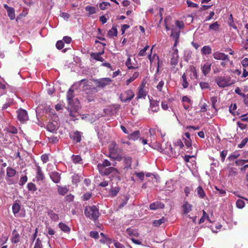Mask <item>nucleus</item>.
I'll list each match as a JSON object with an SVG mask.
<instances>
[{
  "label": "nucleus",
  "instance_id": "f257e3e1",
  "mask_svg": "<svg viewBox=\"0 0 248 248\" xmlns=\"http://www.w3.org/2000/svg\"><path fill=\"white\" fill-rule=\"evenodd\" d=\"M110 162L107 159H105L102 163L97 165V169L100 174L102 175L108 176L111 173H118V170L113 167H110Z\"/></svg>",
  "mask_w": 248,
  "mask_h": 248
},
{
  "label": "nucleus",
  "instance_id": "f03ea898",
  "mask_svg": "<svg viewBox=\"0 0 248 248\" xmlns=\"http://www.w3.org/2000/svg\"><path fill=\"white\" fill-rule=\"evenodd\" d=\"M84 214L87 217L94 220L97 219L99 216V210L94 205L86 207Z\"/></svg>",
  "mask_w": 248,
  "mask_h": 248
},
{
  "label": "nucleus",
  "instance_id": "7ed1b4c3",
  "mask_svg": "<svg viewBox=\"0 0 248 248\" xmlns=\"http://www.w3.org/2000/svg\"><path fill=\"white\" fill-rule=\"evenodd\" d=\"M215 82L220 88L228 87L234 83V81L231 80V78L229 76H218L215 79Z\"/></svg>",
  "mask_w": 248,
  "mask_h": 248
},
{
  "label": "nucleus",
  "instance_id": "20e7f679",
  "mask_svg": "<svg viewBox=\"0 0 248 248\" xmlns=\"http://www.w3.org/2000/svg\"><path fill=\"white\" fill-rule=\"evenodd\" d=\"M135 94L132 90L129 89L125 91L120 95V98L124 102H129L134 97Z\"/></svg>",
  "mask_w": 248,
  "mask_h": 248
},
{
  "label": "nucleus",
  "instance_id": "39448f33",
  "mask_svg": "<svg viewBox=\"0 0 248 248\" xmlns=\"http://www.w3.org/2000/svg\"><path fill=\"white\" fill-rule=\"evenodd\" d=\"M16 113L17 119L21 123H24L29 120L28 113L26 110L19 108L16 110Z\"/></svg>",
  "mask_w": 248,
  "mask_h": 248
},
{
  "label": "nucleus",
  "instance_id": "423d86ee",
  "mask_svg": "<svg viewBox=\"0 0 248 248\" xmlns=\"http://www.w3.org/2000/svg\"><path fill=\"white\" fill-rule=\"evenodd\" d=\"M96 87L104 88V87L110 84L111 80L110 78H105L99 79L94 80Z\"/></svg>",
  "mask_w": 248,
  "mask_h": 248
},
{
  "label": "nucleus",
  "instance_id": "0eeeda50",
  "mask_svg": "<svg viewBox=\"0 0 248 248\" xmlns=\"http://www.w3.org/2000/svg\"><path fill=\"white\" fill-rule=\"evenodd\" d=\"M89 83V81L86 79H83L80 81V85H82V88L84 90H91L92 92H97L96 87H92Z\"/></svg>",
  "mask_w": 248,
  "mask_h": 248
},
{
  "label": "nucleus",
  "instance_id": "6e6552de",
  "mask_svg": "<svg viewBox=\"0 0 248 248\" xmlns=\"http://www.w3.org/2000/svg\"><path fill=\"white\" fill-rule=\"evenodd\" d=\"M170 64L171 65L176 66L178 62V50L177 48L173 49V52L171 53Z\"/></svg>",
  "mask_w": 248,
  "mask_h": 248
},
{
  "label": "nucleus",
  "instance_id": "1a4fd4ad",
  "mask_svg": "<svg viewBox=\"0 0 248 248\" xmlns=\"http://www.w3.org/2000/svg\"><path fill=\"white\" fill-rule=\"evenodd\" d=\"M49 177L52 181L56 183H59L61 179V174L57 171H52L49 174Z\"/></svg>",
  "mask_w": 248,
  "mask_h": 248
},
{
  "label": "nucleus",
  "instance_id": "9d476101",
  "mask_svg": "<svg viewBox=\"0 0 248 248\" xmlns=\"http://www.w3.org/2000/svg\"><path fill=\"white\" fill-rule=\"evenodd\" d=\"M180 30L177 29H172L171 30V37L173 38V39L175 40V43L174 44V46H176L178 42V39L179 38L180 36Z\"/></svg>",
  "mask_w": 248,
  "mask_h": 248
},
{
  "label": "nucleus",
  "instance_id": "9b49d317",
  "mask_svg": "<svg viewBox=\"0 0 248 248\" xmlns=\"http://www.w3.org/2000/svg\"><path fill=\"white\" fill-rule=\"evenodd\" d=\"M124 169L127 170L128 169H131L132 158L130 156L124 157Z\"/></svg>",
  "mask_w": 248,
  "mask_h": 248
},
{
  "label": "nucleus",
  "instance_id": "f8f14e48",
  "mask_svg": "<svg viewBox=\"0 0 248 248\" xmlns=\"http://www.w3.org/2000/svg\"><path fill=\"white\" fill-rule=\"evenodd\" d=\"M164 204L160 202H155L151 203L149 206L151 210H155L158 209H163L164 208Z\"/></svg>",
  "mask_w": 248,
  "mask_h": 248
},
{
  "label": "nucleus",
  "instance_id": "ddd939ff",
  "mask_svg": "<svg viewBox=\"0 0 248 248\" xmlns=\"http://www.w3.org/2000/svg\"><path fill=\"white\" fill-rule=\"evenodd\" d=\"M213 57L215 59L218 60H228V55L225 54L220 52L219 51L216 52L213 54Z\"/></svg>",
  "mask_w": 248,
  "mask_h": 248
},
{
  "label": "nucleus",
  "instance_id": "4468645a",
  "mask_svg": "<svg viewBox=\"0 0 248 248\" xmlns=\"http://www.w3.org/2000/svg\"><path fill=\"white\" fill-rule=\"evenodd\" d=\"M36 178L37 181H43L45 178V175L43 172L42 169L39 166L37 167Z\"/></svg>",
  "mask_w": 248,
  "mask_h": 248
},
{
  "label": "nucleus",
  "instance_id": "2eb2a0df",
  "mask_svg": "<svg viewBox=\"0 0 248 248\" xmlns=\"http://www.w3.org/2000/svg\"><path fill=\"white\" fill-rule=\"evenodd\" d=\"M46 128L48 131L54 132L58 128V124L56 121L50 122L48 123Z\"/></svg>",
  "mask_w": 248,
  "mask_h": 248
},
{
  "label": "nucleus",
  "instance_id": "dca6fc26",
  "mask_svg": "<svg viewBox=\"0 0 248 248\" xmlns=\"http://www.w3.org/2000/svg\"><path fill=\"white\" fill-rule=\"evenodd\" d=\"M150 109L153 112H157L160 109L159 102L155 100L151 101Z\"/></svg>",
  "mask_w": 248,
  "mask_h": 248
},
{
  "label": "nucleus",
  "instance_id": "f3484780",
  "mask_svg": "<svg viewBox=\"0 0 248 248\" xmlns=\"http://www.w3.org/2000/svg\"><path fill=\"white\" fill-rule=\"evenodd\" d=\"M144 86L142 84L139 87V91L138 93L137 99L143 98H144L147 95L146 92L144 90Z\"/></svg>",
  "mask_w": 248,
  "mask_h": 248
},
{
  "label": "nucleus",
  "instance_id": "a211bd4d",
  "mask_svg": "<svg viewBox=\"0 0 248 248\" xmlns=\"http://www.w3.org/2000/svg\"><path fill=\"white\" fill-rule=\"evenodd\" d=\"M109 153L116 155L118 153L117 145L116 142L113 141L108 147Z\"/></svg>",
  "mask_w": 248,
  "mask_h": 248
},
{
  "label": "nucleus",
  "instance_id": "6ab92c4d",
  "mask_svg": "<svg viewBox=\"0 0 248 248\" xmlns=\"http://www.w3.org/2000/svg\"><path fill=\"white\" fill-rule=\"evenodd\" d=\"M211 65V63L206 62L202 67V72L204 76H207L210 72Z\"/></svg>",
  "mask_w": 248,
  "mask_h": 248
},
{
  "label": "nucleus",
  "instance_id": "aec40b11",
  "mask_svg": "<svg viewBox=\"0 0 248 248\" xmlns=\"http://www.w3.org/2000/svg\"><path fill=\"white\" fill-rule=\"evenodd\" d=\"M4 7L6 9L7 14L11 20H13L15 18V10L13 8L9 7L7 5L5 4Z\"/></svg>",
  "mask_w": 248,
  "mask_h": 248
},
{
  "label": "nucleus",
  "instance_id": "412c9836",
  "mask_svg": "<svg viewBox=\"0 0 248 248\" xmlns=\"http://www.w3.org/2000/svg\"><path fill=\"white\" fill-rule=\"evenodd\" d=\"M81 134L80 132L77 131L74 132L70 137L73 140L79 142L81 140Z\"/></svg>",
  "mask_w": 248,
  "mask_h": 248
},
{
  "label": "nucleus",
  "instance_id": "4be33fe9",
  "mask_svg": "<svg viewBox=\"0 0 248 248\" xmlns=\"http://www.w3.org/2000/svg\"><path fill=\"white\" fill-rule=\"evenodd\" d=\"M140 136V132L139 130L135 131L133 132L132 133L129 134L128 136V138L130 140H136Z\"/></svg>",
  "mask_w": 248,
  "mask_h": 248
},
{
  "label": "nucleus",
  "instance_id": "5701e85b",
  "mask_svg": "<svg viewBox=\"0 0 248 248\" xmlns=\"http://www.w3.org/2000/svg\"><path fill=\"white\" fill-rule=\"evenodd\" d=\"M11 241L13 244H16L20 241V235L17 232H16V230H14L13 232Z\"/></svg>",
  "mask_w": 248,
  "mask_h": 248
},
{
  "label": "nucleus",
  "instance_id": "b1692460",
  "mask_svg": "<svg viewBox=\"0 0 248 248\" xmlns=\"http://www.w3.org/2000/svg\"><path fill=\"white\" fill-rule=\"evenodd\" d=\"M16 173V171L10 167H8L6 168V176L8 177L11 178L14 177Z\"/></svg>",
  "mask_w": 248,
  "mask_h": 248
},
{
  "label": "nucleus",
  "instance_id": "393cba45",
  "mask_svg": "<svg viewBox=\"0 0 248 248\" xmlns=\"http://www.w3.org/2000/svg\"><path fill=\"white\" fill-rule=\"evenodd\" d=\"M182 207L184 214H187L191 211L192 206L191 204H189L187 202H186L183 205Z\"/></svg>",
  "mask_w": 248,
  "mask_h": 248
},
{
  "label": "nucleus",
  "instance_id": "a878e982",
  "mask_svg": "<svg viewBox=\"0 0 248 248\" xmlns=\"http://www.w3.org/2000/svg\"><path fill=\"white\" fill-rule=\"evenodd\" d=\"M21 208L20 205L17 202H15L12 206V211L15 217L18 216L17 214L18 213Z\"/></svg>",
  "mask_w": 248,
  "mask_h": 248
},
{
  "label": "nucleus",
  "instance_id": "bb28decb",
  "mask_svg": "<svg viewBox=\"0 0 248 248\" xmlns=\"http://www.w3.org/2000/svg\"><path fill=\"white\" fill-rule=\"evenodd\" d=\"M60 229L64 232L69 233L71 231V229L65 223L62 222L59 223L58 225Z\"/></svg>",
  "mask_w": 248,
  "mask_h": 248
},
{
  "label": "nucleus",
  "instance_id": "cd10ccee",
  "mask_svg": "<svg viewBox=\"0 0 248 248\" xmlns=\"http://www.w3.org/2000/svg\"><path fill=\"white\" fill-rule=\"evenodd\" d=\"M57 191L59 195L63 196L68 192V189L65 186H58Z\"/></svg>",
  "mask_w": 248,
  "mask_h": 248
},
{
  "label": "nucleus",
  "instance_id": "c85d7f7f",
  "mask_svg": "<svg viewBox=\"0 0 248 248\" xmlns=\"http://www.w3.org/2000/svg\"><path fill=\"white\" fill-rule=\"evenodd\" d=\"M120 199L122 202L119 205V209L122 208L127 203V202L129 200V197L128 196H123V197H121Z\"/></svg>",
  "mask_w": 248,
  "mask_h": 248
},
{
  "label": "nucleus",
  "instance_id": "c756f323",
  "mask_svg": "<svg viewBox=\"0 0 248 248\" xmlns=\"http://www.w3.org/2000/svg\"><path fill=\"white\" fill-rule=\"evenodd\" d=\"M201 52L203 55H209L212 53V49L209 46H204L202 48Z\"/></svg>",
  "mask_w": 248,
  "mask_h": 248
},
{
  "label": "nucleus",
  "instance_id": "7c9ffc66",
  "mask_svg": "<svg viewBox=\"0 0 248 248\" xmlns=\"http://www.w3.org/2000/svg\"><path fill=\"white\" fill-rule=\"evenodd\" d=\"M74 97V90L71 88L69 89L67 93V99L69 103H71L73 101Z\"/></svg>",
  "mask_w": 248,
  "mask_h": 248
},
{
  "label": "nucleus",
  "instance_id": "2f4dec72",
  "mask_svg": "<svg viewBox=\"0 0 248 248\" xmlns=\"http://www.w3.org/2000/svg\"><path fill=\"white\" fill-rule=\"evenodd\" d=\"M196 191L200 198L203 199L206 196V194L201 186H199L196 188Z\"/></svg>",
  "mask_w": 248,
  "mask_h": 248
},
{
  "label": "nucleus",
  "instance_id": "473e14b6",
  "mask_svg": "<svg viewBox=\"0 0 248 248\" xmlns=\"http://www.w3.org/2000/svg\"><path fill=\"white\" fill-rule=\"evenodd\" d=\"M91 56L92 58L97 61L103 62L105 61L104 59L103 58L100 54H98V53L92 52L91 54Z\"/></svg>",
  "mask_w": 248,
  "mask_h": 248
},
{
  "label": "nucleus",
  "instance_id": "72a5a7b5",
  "mask_svg": "<svg viewBox=\"0 0 248 248\" xmlns=\"http://www.w3.org/2000/svg\"><path fill=\"white\" fill-rule=\"evenodd\" d=\"M120 190V188L119 187L111 188L109 191V194L110 196L112 197H115L119 192Z\"/></svg>",
  "mask_w": 248,
  "mask_h": 248
},
{
  "label": "nucleus",
  "instance_id": "f704fd0d",
  "mask_svg": "<svg viewBox=\"0 0 248 248\" xmlns=\"http://www.w3.org/2000/svg\"><path fill=\"white\" fill-rule=\"evenodd\" d=\"M117 29L115 26H113L111 29L108 32V35L111 37L117 36Z\"/></svg>",
  "mask_w": 248,
  "mask_h": 248
},
{
  "label": "nucleus",
  "instance_id": "c9c22d12",
  "mask_svg": "<svg viewBox=\"0 0 248 248\" xmlns=\"http://www.w3.org/2000/svg\"><path fill=\"white\" fill-rule=\"evenodd\" d=\"M166 221H167L166 218L163 217L159 219L154 220L153 222V225L155 227H158L161 224L165 223Z\"/></svg>",
  "mask_w": 248,
  "mask_h": 248
},
{
  "label": "nucleus",
  "instance_id": "e433bc0d",
  "mask_svg": "<svg viewBox=\"0 0 248 248\" xmlns=\"http://www.w3.org/2000/svg\"><path fill=\"white\" fill-rule=\"evenodd\" d=\"M69 116L71 117V120L73 121H75L76 120H78V117L80 116V115L78 114L76 111H70L69 113Z\"/></svg>",
  "mask_w": 248,
  "mask_h": 248
},
{
  "label": "nucleus",
  "instance_id": "4c0bfd02",
  "mask_svg": "<svg viewBox=\"0 0 248 248\" xmlns=\"http://www.w3.org/2000/svg\"><path fill=\"white\" fill-rule=\"evenodd\" d=\"M49 217L54 221H56L59 220V217L57 214L50 211L48 213Z\"/></svg>",
  "mask_w": 248,
  "mask_h": 248
},
{
  "label": "nucleus",
  "instance_id": "58836bf2",
  "mask_svg": "<svg viewBox=\"0 0 248 248\" xmlns=\"http://www.w3.org/2000/svg\"><path fill=\"white\" fill-rule=\"evenodd\" d=\"M85 10L88 12L89 15L94 14L96 13L95 8L91 6H87L85 7Z\"/></svg>",
  "mask_w": 248,
  "mask_h": 248
},
{
  "label": "nucleus",
  "instance_id": "ea45409f",
  "mask_svg": "<svg viewBox=\"0 0 248 248\" xmlns=\"http://www.w3.org/2000/svg\"><path fill=\"white\" fill-rule=\"evenodd\" d=\"M126 232L128 233V234L130 236H132V235H134L135 236H139V233L136 231L130 228H127L126 230Z\"/></svg>",
  "mask_w": 248,
  "mask_h": 248
},
{
  "label": "nucleus",
  "instance_id": "a19ab883",
  "mask_svg": "<svg viewBox=\"0 0 248 248\" xmlns=\"http://www.w3.org/2000/svg\"><path fill=\"white\" fill-rule=\"evenodd\" d=\"M125 65L128 69H135L137 67L134 66L132 65L131 60L130 57H128L125 62Z\"/></svg>",
  "mask_w": 248,
  "mask_h": 248
},
{
  "label": "nucleus",
  "instance_id": "79ce46f5",
  "mask_svg": "<svg viewBox=\"0 0 248 248\" xmlns=\"http://www.w3.org/2000/svg\"><path fill=\"white\" fill-rule=\"evenodd\" d=\"M207 219L209 220V216L207 214L204 210H203V214L202 217L200 219L199 223L201 224L204 222L205 219Z\"/></svg>",
  "mask_w": 248,
  "mask_h": 248
},
{
  "label": "nucleus",
  "instance_id": "37998d69",
  "mask_svg": "<svg viewBox=\"0 0 248 248\" xmlns=\"http://www.w3.org/2000/svg\"><path fill=\"white\" fill-rule=\"evenodd\" d=\"M27 188L28 190L32 192L35 191L37 190V187L33 183H29L27 185Z\"/></svg>",
  "mask_w": 248,
  "mask_h": 248
},
{
  "label": "nucleus",
  "instance_id": "c03bdc74",
  "mask_svg": "<svg viewBox=\"0 0 248 248\" xmlns=\"http://www.w3.org/2000/svg\"><path fill=\"white\" fill-rule=\"evenodd\" d=\"M182 78L183 81L182 85L183 88L186 89L188 87L189 84L186 79V75L185 73L182 75Z\"/></svg>",
  "mask_w": 248,
  "mask_h": 248
},
{
  "label": "nucleus",
  "instance_id": "a18cd8bd",
  "mask_svg": "<svg viewBox=\"0 0 248 248\" xmlns=\"http://www.w3.org/2000/svg\"><path fill=\"white\" fill-rule=\"evenodd\" d=\"M110 3L108 2L103 1L99 4V8L102 10H104L106 9L107 7L108 6H110Z\"/></svg>",
  "mask_w": 248,
  "mask_h": 248
},
{
  "label": "nucleus",
  "instance_id": "49530a36",
  "mask_svg": "<svg viewBox=\"0 0 248 248\" xmlns=\"http://www.w3.org/2000/svg\"><path fill=\"white\" fill-rule=\"evenodd\" d=\"M237 174L236 168H232L229 169L228 172V175L229 176L234 177Z\"/></svg>",
  "mask_w": 248,
  "mask_h": 248
},
{
  "label": "nucleus",
  "instance_id": "de8ad7c7",
  "mask_svg": "<svg viewBox=\"0 0 248 248\" xmlns=\"http://www.w3.org/2000/svg\"><path fill=\"white\" fill-rule=\"evenodd\" d=\"M219 28V25L217 23V22H215L209 26V29L213 31H217Z\"/></svg>",
  "mask_w": 248,
  "mask_h": 248
},
{
  "label": "nucleus",
  "instance_id": "09e8293b",
  "mask_svg": "<svg viewBox=\"0 0 248 248\" xmlns=\"http://www.w3.org/2000/svg\"><path fill=\"white\" fill-rule=\"evenodd\" d=\"M27 180H28V177H27V175H24V176H21L20 179L19 185L20 186H23L27 182Z\"/></svg>",
  "mask_w": 248,
  "mask_h": 248
},
{
  "label": "nucleus",
  "instance_id": "8fccbe9b",
  "mask_svg": "<svg viewBox=\"0 0 248 248\" xmlns=\"http://www.w3.org/2000/svg\"><path fill=\"white\" fill-rule=\"evenodd\" d=\"M186 3L188 7L198 8L199 5L198 4L192 2L190 0H186Z\"/></svg>",
  "mask_w": 248,
  "mask_h": 248
},
{
  "label": "nucleus",
  "instance_id": "3c124183",
  "mask_svg": "<svg viewBox=\"0 0 248 248\" xmlns=\"http://www.w3.org/2000/svg\"><path fill=\"white\" fill-rule=\"evenodd\" d=\"M236 206L240 209L243 208L245 205V202L242 200H238L236 202Z\"/></svg>",
  "mask_w": 248,
  "mask_h": 248
},
{
  "label": "nucleus",
  "instance_id": "603ef678",
  "mask_svg": "<svg viewBox=\"0 0 248 248\" xmlns=\"http://www.w3.org/2000/svg\"><path fill=\"white\" fill-rule=\"evenodd\" d=\"M72 158V160H73V162L76 164L79 163V162L80 161H81V160H82L81 156L80 155H73Z\"/></svg>",
  "mask_w": 248,
  "mask_h": 248
},
{
  "label": "nucleus",
  "instance_id": "864d4df0",
  "mask_svg": "<svg viewBox=\"0 0 248 248\" xmlns=\"http://www.w3.org/2000/svg\"><path fill=\"white\" fill-rule=\"evenodd\" d=\"M64 46V44L62 40H59L57 42L56 44V46L57 49L61 50L63 48Z\"/></svg>",
  "mask_w": 248,
  "mask_h": 248
},
{
  "label": "nucleus",
  "instance_id": "5fc2aeb1",
  "mask_svg": "<svg viewBox=\"0 0 248 248\" xmlns=\"http://www.w3.org/2000/svg\"><path fill=\"white\" fill-rule=\"evenodd\" d=\"M7 132L10 133L15 134L17 133V129L13 126H9L7 128Z\"/></svg>",
  "mask_w": 248,
  "mask_h": 248
},
{
  "label": "nucleus",
  "instance_id": "6e6d98bb",
  "mask_svg": "<svg viewBox=\"0 0 248 248\" xmlns=\"http://www.w3.org/2000/svg\"><path fill=\"white\" fill-rule=\"evenodd\" d=\"M248 142V138H246L244 139L241 142L240 144L238 145V147L239 148H243L247 143Z\"/></svg>",
  "mask_w": 248,
  "mask_h": 248
},
{
  "label": "nucleus",
  "instance_id": "4d7b16f0",
  "mask_svg": "<svg viewBox=\"0 0 248 248\" xmlns=\"http://www.w3.org/2000/svg\"><path fill=\"white\" fill-rule=\"evenodd\" d=\"M13 101L14 100H13L12 99H11L9 100H7V102L5 104H3V105L2 107V110L5 109L8 107H10L13 103Z\"/></svg>",
  "mask_w": 248,
  "mask_h": 248
},
{
  "label": "nucleus",
  "instance_id": "13d9d810",
  "mask_svg": "<svg viewBox=\"0 0 248 248\" xmlns=\"http://www.w3.org/2000/svg\"><path fill=\"white\" fill-rule=\"evenodd\" d=\"M149 46H145L143 49L140 50L139 53V56H144L146 55V51L149 48Z\"/></svg>",
  "mask_w": 248,
  "mask_h": 248
},
{
  "label": "nucleus",
  "instance_id": "bf43d9fd",
  "mask_svg": "<svg viewBox=\"0 0 248 248\" xmlns=\"http://www.w3.org/2000/svg\"><path fill=\"white\" fill-rule=\"evenodd\" d=\"M92 195V193L87 192L82 196V198L83 201H87L91 198Z\"/></svg>",
  "mask_w": 248,
  "mask_h": 248
},
{
  "label": "nucleus",
  "instance_id": "052dcab7",
  "mask_svg": "<svg viewBox=\"0 0 248 248\" xmlns=\"http://www.w3.org/2000/svg\"><path fill=\"white\" fill-rule=\"evenodd\" d=\"M237 108V106L236 104H232L229 107V111L230 113L232 114L233 115H235L234 110Z\"/></svg>",
  "mask_w": 248,
  "mask_h": 248
},
{
  "label": "nucleus",
  "instance_id": "680f3d73",
  "mask_svg": "<svg viewBox=\"0 0 248 248\" xmlns=\"http://www.w3.org/2000/svg\"><path fill=\"white\" fill-rule=\"evenodd\" d=\"M90 236L97 239L99 238V233L96 231H92L90 232Z\"/></svg>",
  "mask_w": 248,
  "mask_h": 248
},
{
  "label": "nucleus",
  "instance_id": "e2e57ef3",
  "mask_svg": "<svg viewBox=\"0 0 248 248\" xmlns=\"http://www.w3.org/2000/svg\"><path fill=\"white\" fill-rule=\"evenodd\" d=\"M80 181V177L77 174H75L72 177V182L77 184Z\"/></svg>",
  "mask_w": 248,
  "mask_h": 248
},
{
  "label": "nucleus",
  "instance_id": "0e129e2a",
  "mask_svg": "<svg viewBox=\"0 0 248 248\" xmlns=\"http://www.w3.org/2000/svg\"><path fill=\"white\" fill-rule=\"evenodd\" d=\"M74 199V196L71 194H70L69 195H67L65 197V200L67 202H71L73 201Z\"/></svg>",
  "mask_w": 248,
  "mask_h": 248
},
{
  "label": "nucleus",
  "instance_id": "69168bd1",
  "mask_svg": "<svg viewBox=\"0 0 248 248\" xmlns=\"http://www.w3.org/2000/svg\"><path fill=\"white\" fill-rule=\"evenodd\" d=\"M42 242L41 240L38 238L36 239V241L35 243L34 248H42Z\"/></svg>",
  "mask_w": 248,
  "mask_h": 248
},
{
  "label": "nucleus",
  "instance_id": "338daca9",
  "mask_svg": "<svg viewBox=\"0 0 248 248\" xmlns=\"http://www.w3.org/2000/svg\"><path fill=\"white\" fill-rule=\"evenodd\" d=\"M210 100L212 103V107L214 108H216L215 104L217 102V96H213V97H211Z\"/></svg>",
  "mask_w": 248,
  "mask_h": 248
},
{
  "label": "nucleus",
  "instance_id": "774afa93",
  "mask_svg": "<svg viewBox=\"0 0 248 248\" xmlns=\"http://www.w3.org/2000/svg\"><path fill=\"white\" fill-rule=\"evenodd\" d=\"M200 87L202 89H207L209 87V84L205 82H201L200 83Z\"/></svg>",
  "mask_w": 248,
  "mask_h": 248
}]
</instances>
